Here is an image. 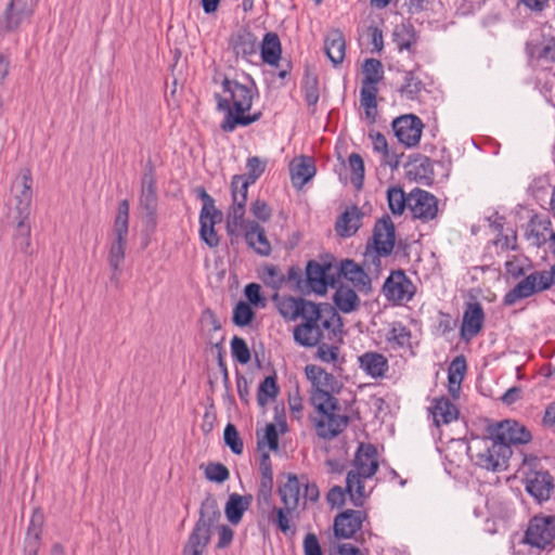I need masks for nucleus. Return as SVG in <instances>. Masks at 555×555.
Segmentation results:
<instances>
[{"label": "nucleus", "mask_w": 555, "mask_h": 555, "mask_svg": "<svg viewBox=\"0 0 555 555\" xmlns=\"http://www.w3.org/2000/svg\"><path fill=\"white\" fill-rule=\"evenodd\" d=\"M315 304L304 298H295L292 296L282 297L276 300V307L281 315L289 321H295L298 318L306 315V311L310 306Z\"/></svg>", "instance_id": "27"}, {"label": "nucleus", "mask_w": 555, "mask_h": 555, "mask_svg": "<svg viewBox=\"0 0 555 555\" xmlns=\"http://www.w3.org/2000/svg\"><path fill=\"white\" fill-rule=\"evenodd\" d=\"M324 50L327 57L334 65H338L344 61L346 42L345 37L340 30L334 29L326 36Z\"/></svg>", "instance_id": "37"}, {"label": "nucleus", "mask_w": 555, "mask_h": 555, "mask_svg": "<svg viewBox=\"0 0 555 555\" xmlns=\"http://www.w3.org/2000/svg\"><path fill=\"white\" fill-rule=\"evenodd\" d=\"M129 232V203L127 199L118 204V211L114 220L112 241L108 247L107 262L113 271L112 280H117L121 264L126 257L127 238Z\"/></svg>", "instance_id": "8"}, {"label": "nucleus", "mask_w": 555, "mask_h": 555, "mask_svg": "<svg viewBox=\"0 0 555 555\" xmlns=\"http://www.w3.org/2000/svg\"><path fill=\"white\" fill-rule=\"evenodd\" d=\"M279 387L274 376H267L259 385L257 401L259 405L264 406L269 400L278 396Z\"/></svg>", "instance_id": "48"}, {"label": "nucleus", "mask_w": 555, "mask_h": 555, "mask_svg": "<svg viewBox=\"0 0 555 555\" xmlns=\"http://www.w3.org/2000/svg\"><path fill=\"white\" fill-rule=\"evenodd\" d=\"M304 320L294 330V339L300 346L313 347L323 339L334 340L337 337L340 318L332 306H310Z\"/></svg>", "instance_id": "2"}, {"label": "nucleus", "mask_w": 555, "mask_h": 555, "mask_svg": "<svg viewBox=\"0 0 555 555\" xmlns=\"http://www.w3.org/2000/svg\"><path fill=\"white\" fill-rule=\"evenodd\" d=\"M268 444L270 450L276 451L279 448V434L274 424H268L266 426L263 435L258 436V448H262Z\"/></svg>", "instance_id": "55"}, {"label": "nucleus", "mask_w": 555, "mask_h": 555, "mask_svg": "<svg viewBox=\"0 0 555 555\" xmlns=\"http://www.w3.org/2000/svg\"><path fill=\"white\" fill-rule=\"evenodd\" d=\"M465 372L466 360L463 356H459L450 363L448 370L449 391L453 397H455L460 391Z\"/></svg>", "instance_id": "43"}, {"label": "nucleus", "mask_w": 555, "mask_h": 555, "mask_svg": "<svg viewBox=\"0 0 555 555\" xmlns=\"http://www.w3.org/2000/svg\"><path fill=\"white\" fill-rule=\"evenodd\" d=\"M312 404L318 412L313 424L320 438L331 440L347 428L350 418L341 412L337 398L320 392Z\"/></svg>", "instance_id": "4"}, {"label": "nucleus", "mask_w": 555, "mask_h": 555, "mask_svg": "<svg viewBox=\"0 0 555 555\" xmlns=\"http://www.w3.org/2000/svg\"><path fill=\"white\" fill-rule=\"evenodd\" d=\"M346 492L348 493V491L343 489L340 486H334L330 489L326 495L327 503L333 507L343 506L345 503Z\"/></svg>", "instance_id": "62"}, {"label": "nucleus", "mask_w": 555, "mask_h": 555, "mask_svg": "<svg viewBox=\"0 0 555 555\" xmlns=\"http://www.w3.org/2000/svg\"><path fill=\"white\" fill-rule=\"evenodd\" d=\"M221 518L217 500L207 495L201 505L199 518L191 532L182 555H203L211 537V529Z\"/></svg>", "instance_id": "5"}, {"label": "nucleus", "mask_w": 555, "mask_h": 555, "mask_svg": "<svg viewBox=\"0 0 555 555\" xmlns=\"http://www.w3.org/2000/svg\"><path fill=\"white\" fill-rule=\"evenodd\" d=\"M334 302L341 312L349 313L358 308L359 297L353 289L341 286L334 295Z\"/></svg>", "instance_id": "45"}, {"label": "nucleus", "mask_w": 555, "mask_h": 555, "mask_svg": "<svg viewBox=\"0 0 555 555\" xmlns=\"http://www.w3.org/2000/svg\"><path fill=\"white\" fill-rule=\"evenodd\" d=\"M306 375L312 384L311 403H314V398L318 393L332 396L331 392L339 388L338 380L318 365H307Z\"/></svg>", "instance_id": "18"}, {"label": "nucleus", "mask_w": 555, "mask_h": 555, "mask_svg": "<svg viewBox=\"0 0 555 555\" xmlns=\"http://www.w3.org/2000/svg\"><path fill=\"white\" fill-rule=\"evenodd\" d=\"M552 223L547 218L538 215L533 216L528 222L525 236L531 245L535 247L543 246L548 240L551 241Z\"/></svg>", "instance_id": "25"}, {"label": "nucleus", "mask_w": 555, "mask_h": 555, "mask_svg": "<svg viewBox=\"0 0 555 555\" xmlns=\"http://www.w3.org/2000/svg\"><path fill=\"white\" fill-rule=\"evenodd\" d=\"M408 208L412 217L428 223L438 216V199L428 191L415 188L408 194Z\"/></svg>", "instance_id": "11"}, {"label": "nucleus", "mask_w": 555, "mask_h": 555, "mask_svg": "<svg viewBox=\"0 0 555 555\" xmlns=\"http://www.w3.org/2000/svg\"><path fill=\"white\" fill-rule=\"evenodd\" d=\"M367 514L364 511L346 509L334 519V533L340 539H350L361 530Z\"/></svg>", "instance_id": "17"}, {"label": "nucleus", "mask_w": 555, "mask_h": 555, "mask_svg": "<svg viewBox=\"0 0 555 555\" xmlns=\"http://www.w3.org/2000/svg\"><path fill=\"white\" fill-rule=\"evenodd\" d=\"M555 540V516H534L528 524L524 543L539 553L551 550Z\"/></svg>", "instance_id": "10"}, {"label": "nucleus", "mask_w": 555, "mask_h": 555, "mask_svg": "<svg viewBox=\"0 0 555 555\" xmlns=\"http://www.w3.org/2000/svg\"><path fill=\"white\" fill-rule=\"evenodd\" d=\"M261 480L258 490L259 504L264 503L271 505L272 489H273V474L269 454L264 453L260 461Z\"/></svg>", "instance_id": "35"}, {"label": "nucleus", "mask_w": 555, "mask_h": 555, "mask_svg": "<svg viewBox=\"0 0 555 555\" xmlns=\"http://www.w3.org/2000/svg\"><path fill=\"white\" fill-rule=\"evenodd\" d=\"M266 164L257 156L247 159V175L234 176L231 186L241 189L243 192H248V186L254 184L256 180L263 173Z\"/></svg>", "instance_id": "33"}, {"label": "nucleus", "mask_w": 555, "mask_h": 555, "mask_svg": "<svg viewBox=\"0 0 555 555\" xmlns=\"http://www.w3.org/2000/svg\"><path fill=\"white\" fill-rule=\"evenodd\" d=\"M555 283L553 270L533 271L518 282L504 296V305L513 306L517 301L550 289Z\"/></svg>", "instance_id": "9"}, {"label": "nucleus", "mask_w": 555, "mask_h": 555, "mask_svg": "<svg viewBox=\"0 0 555 555\" xmlns=\"http://www.w3.org/2000/svg\"><path fill=\"white\" fill-rule=\"evenodd\" d=\"M335 273L351 282L360 291L371 288V279L361 266L351 259L343 260L335 269Z\"/></svg>", "instance_id": "24"}, {"label": "nucleus", "mask_w": 555, "mask_h": 555, "mask_svg": "<svg viewBox=\"0 0 555 555\" xmlns=\"http://www.w3.org/2000/svg\"><path fill=\"white\" fill-rule=\"evenodd\" d=\"M315 75L306 74L304 78L305 99L309 106H314L319 101V86Z\"/></svg>", "instance_id": "51"}, {"label": "nucleus", "mask_w": 555, "mask_h": 555, "mask_svg": "<svg viewBox=\"0 0 555 555\" xmlns=\"http://www.w3.org/2000/svg\"><path fill=\"white\" fill-rule=\"evenodd\" d=\"M423 128V121L415 115H403L392 121L396 137L406 147H414L420 143Z\"/></svg>", "instance_id": "14"}, {"label": "nucleus", "mask_w": 555, "mask_h": 555, "mask_svg": "<svg viewBox=\"0 0 555 555\" xmlns=\"http://www.w3.org/2000/svg\"><path fill=\"white\" fill-rule=\"evenodd\" d=\"M363 216L358 206L348 207L336 222V232L344 237L353 235L360 229Z\"/></svg>", "instance_id": "32"}, {"label": "nucleus", "mask_w": 555, "mask_h": 555, "mask_svg": "<svg viewBox=\"0 0 555 555\" xmlns=\"http://www.w3.org/2000/svg\"><path fill=\"white\" fill-rule=\"evenodd\" d=\"M468 454L481 468L500 472L507 467L512 449L490 435V437L475 439L468 447Z\"/></svg>", "instance_id": "7"}, {"label": "nucleus", "mask_w": 555, "mask_h": 555, "mask_svg": "<svg viewBox=\"0 0 555 555\" xmlns=\"http://www.w3.org/2000/svg\"><path fill=\"white\" fill-rule=\"evenodd\" d=\"M255 317V312L250 305L240 301L233 310V322L238 326L248 325Z\"/></svg>", "instance_id": "53"}, {"label": "nucleus", "mask_w": 555, "mask_h": 555, "mask_svg": "<svg viewBox=\"0 0 555 555\" xmlns=\"http://www.w3.org/2000/svg\"><path fill=\"white\" fill-rule=\"evenodd\" d=\"M395 224L388 215L378 219L374 225L373 245L378 256H389L395 247Z\"/></svg>", "instance_id": "16"}, {"label": "nucleus", "mask_w": 555, "mask_h": 555, "mask_svg": "<svg viewBox=\"0 0 555 555\" xmlns=\"http://www.w3.org/2000/svg\"><path fill=\"white\" fill-rule=\"evenodd\" d=\"M353 468L346 477V490L352 504L361 507L367 496L363 480L372 478L378 469L377 450L371 443H361L356 452Z\"/></svg>", "instance_id": "3"}, {"label": "nucleus", "mask_w": 555, "mask_h": 555, "mask_svg": "<svg viewBox=\"0 0 555 555\" xmlns=\"http://www.w3.org/2000/svg\"><path fill=\"white\" fill-rule=\"evenodd\" d=\"M228 468L221 463H210L205 468V477L215 482H223L229 478Z\"/></svg>", "instance_id": "57"}, {"label": "nucleus", "mask_w": 555, "mask_h": 555, "mask_svg": "<svg viewBox=\"0 0 555 555\" xmlns=\"http://www.w3.org/2000/svg\"><path fill=\"white\" fill-rule=\"evenodd\" d=\"M553 489V478L548 472L530 469L526 474V490L538 501L548 500Z\"/></svg>", "instance_id": "20"}, {"label": "nucleus", "mask_w": 555, "mask_h": 555, "mask_svg": "<svg viewBox=\"0 0 555 555\" xmlns=\"http://www.w3.org/2000/svg\"><path fill=\"white\" fill-rule=\"evenodd\" d=\"M230 44L234 53L246 59L257 52L258 42L254 34L248 30H240L231 37Z\"/></svg>", "instance_id": "36"}, {"label": "nucleus", "mask_w": 555, "mask_h": 555, "mask_svg": "<svg viewBox=\"0 0 555 555\" xmlns=\"http://www.w3.org/2000/svg\"><path fill=\"white\" fill-rule=\"evenodd\" d=\"M232 198L233 204L227 214V230L229 234H236L244 231L247 223L244 219L247 192H243V190L232 186Z\"/></svg>", "instance_id": "19"}, {"label": "nucleus", "mask_w": 555, "mask_h": 555, "mask_svg": "<svg viewBox=\"0 0 555 555\" xmlns=\"http://www.w3.org/2000/svg\"><path fill=\"white\" fill-rule=\"evenodd\" d=\"M250 499V496H243L237 493L230 495L225 504L224 512L228 520L231 524L237 525L242 520L244 512L249 506Z\"/></svg>", "instance_id": "41"}, {"label": "nucleus", "mask_w": 555, "mask_h": 555, "mask_svg": "<svg viewBox=\"0 0 555 555\" xmlns=\"http://www.w3.org/2000/svg\"><path fill=\"white\" fill-rule=\"evenodd\" d=\"M389 209L393 215H402L408 208V195L399 186H390L387 190Z\"/></svg>", "instance_id": "47"}, {"label": "nucleus", "mask_w": 555, "mask_h": 555, "mask_svg": "<svg viewBox=\"0 0 555 555\" xmlns=\"http://www.w3.org/2000/svg\"><path fill=\"white\" fill-rule=\"evenodd\" d=\"M244 236L249 245L257 254L269 256L271 253V244L268 241L264 229L256 221H248L244 229Z\"/></svg>", "instance_id": "26"}, {"label": "nucleus", "mask_w": 555, "mask_h": 555, "mask_svg": "<svg viewBox=\"0 0 555 555\" xmlns=\"http://www.w3.org/2000/svg\"><path fill=\"white\" fill-rule=\"evenodd\" d=\"M36 4L37 0H11L8 8L4 29L11 30L17 27L23 17L33 13Z\"/></svg>", "instance_id": "34"}, {"label": "nucleus", "mask_w": 555, "mask_h": 555, "mask_svg": "<svg viewBox=\"0 0 555 555\" xmlns=\"http://www.w3.org/2000/svg\"><path fill=\"white\" fill-rule=\"evenodd\" d=\"M314 175L315 166L309 157H302L291 166L292 182L295 186H304Z\"/></svg>", "instance_id": "40"}, {"label": "nucleus", "mask_w": 555, "mask_h": 555, "mask_svg": "<svg viewBox=\"0 0 555 555\" xmlns=\"http://www.w3.org/2000/svg\"><path fill=\"white\" fill-rule=\"evenodd\" d=\"M140 205L149 217L153 218L155 216L157 209V193L156 180L153 170L143 175Z\"/></svg>", "instance_id": "28"}, {"label": "nucleus", "mask_w": 555, "mask_h": 555, "mask_svg": "<svg viewBox=\"0 0 555 555\" xmlns=\"http://www.w3.org/2000/svg\"><path fill=\"white\" fill-rule=\"evenodd\" d=\"M196 193H197L198 197L203 201V207L201 209V214L212 212L218 218L219 209H217L215 206V199L202 186L196 189Z\"/></svg>", "instance_id": "59"}, {"label": "nucleus", "mask_w": 555, "mask_h": 555, "mask_svg": "<svg viewBox=\"0 0 555 555\" xmlns=\"http://www.w3.org/2000/svg\"><path fill=\"white\" fill-rule=\"evenodd\" d=\"M261 57L269 65H278L281 57V42L276 34L264 35L261 43Z\"/></svg>", "instance_id": "42"}, {"label": "nucleus", "mask_w": 555, "mask_h": 555, "mask_svg": "<svg viewBox=\"0 0 555 555\" xmlns=\"http://www.w3.org/2000/svg\"><path fill=\"white\" fill-rule=\"evenodd\" d=\"M279 495L287 513H294L300 500V482L296 475L288 474L284 483L279 486Z\"/></svg>", "instance_id": "30"}, {"label": "nucleus", "mask_w": 555, "mask_h": 555, "mask_svg": "<svg viewBox=\"0 0 555 555\" xmlns=\"http://www.w3.org/2000/svg\"><path fill=\"white\" fill-rule=\"evenodd\" d=\"M358 365L365 375L374 379L385 378L389 371L388 359L377 351H365L359 356Z\"/></svg>", "instance_id": "23"}, {"label": "nucleus", "mask_w": 555, "mask_h": 555, "mask_svg": "<svg viewBox=\"0 0 555 555\" xmlns=\"http://www.w3.org/2000/svg\"><path fill=\"white\" fill-rule=\"evenodd\" d=\"M20 186L21 190L15 195V209L18 214V220L15 227L14 241L21 251L28 254L31 246L29 215L33 201V178L28 169L21 172Z\"/></svg>", "instance_id": "6"}, {"label": "nucleus", "mask_w": 555, "mask_h": 555, "mask_svg": "<svg viewBox=\"0 0 555 555\" xmlns=\"http://www.w3.org/2000/svg\"><path fill=\"white\" fill-rule=\"evenodd\" d=\"M485 323V312L480 302L467 304L461 325V337L469 341L476 337L482 330Z\"/></svg>", "instance_id": "21"}, {"label": "nucleus", "mask_w": 555, "mask_h": 555, "mask_svg": "<svg viewBox=\"0 0 555 555\" xmlns=\"http://www.w3.org/2000/svg\"><path fill=\"white\" fill-rule=\"evenodd\" d=\"M348 164L352 172L351 182L356 189L360 190L364 181V162L359 154L352 153L348 158Z\"/></svg>", "instance_id": "50"}, {"label": "nucleus", "mask_w": 555, "mask_h": 555, "mask_svg": "<svg viewBox=\"0 0 555 555\" xmlns=\"http://www.w3.org/2000/svg\"><path fill=\"white\" fill-rule=\"evenodd\" d=\"M363 86L377 87V83L384 78L382 62L376 59H367L363 64Z\"/></svg>", "instance_id": "46"}, {"label": "nucleus", "mask_w": 555, "mask_h": 555, "mask_svg": "<svg viewBox=\"0 0 555 555\" xmlns=\"http://www.w3.org/2000/svg\"><path fill=\"white\" fill-rule=\"evenodd\" d=\"M222 220V212L219 210V217L215 214H199V235L201 238L211 248L219 245V236L215 230V225Z\"/></svg>", "instance_id": "38"}, {"label": "nucleus", "mask_w": 555, "mask_h": 555, "mask_svg": "<svg viewBox=\"0 0 555 555\" xmlns=\"http://www.w3.org/2000/svg\"><path fill=\"white\" fill-rule=\"evenodd\" d=\"M384 339L392 351L402 353V351H411L412 349L411 331L400 321L388 323L384 333Z\"/></svg>", "instance_id": "22"}, {"label": "nucleus", "mask_w": 555, "mask_h": 555, "mask_svg": "<svg viewBox=\"0 0 555 555\" xmlns=\"http://www.w3.org/2000/svg\"><path fill=\"white\" fill-rule=\"evenodd\" d=\"M224 442L225 444L231 449V451L234 454H242L243 453V442L238 437V433L236 430V427L229 423L224 428Z\"/></svg>", "instance_id": "54"}, {"label": "nucleus", "mask_w": 555, "mask_h": 555, "mask_svg": "<svg viewBox=\"0 0 555 555\" xmlns=\"http://www.w3.org/2000/svg\"><path fill=\"white\" fill-rule=\"evenodd\" d=\"M392 36L399 51L405 50L411 53L414 52V47L418 41V36L412 24L402 23L397 25Z\"/></svg>", "instance_id": "39"}, {"label": "nucleus", "mask_w": 555, "mask_h": 555, "mask_svg": "<svg viewBox=\"0 0 555 555\" xmlns=\"http://www.w3.org/2000/svg\"><path fill=\"white\" fill-rule=\"evenodd\" d=\"M305 555H323L318 537L314 533H307L304 539Z\"/></svg>", "instance_id": "60"}, {"label": "nucleus", "mask_w": 555, "mask_h": 555, "mask_svg": "<svg viewBox=\"0 0 555 555\" xmlns=\"http://www.w3.org/2000/svg\"><path fill=\"white\" fill-rule=\"evenodd\" d=\"M335 269L332 263L322 266L314 260L309 261L306 268L307 286L317 294H324L327 286H333L336 282Z\"/></svg>", "instance_id": "15"}, {"label": "nucleus", "mask_w": 555, "mask_h": 555, "mask_svg": "<svg viewBox=\"0 0 555 555\" xmlns=\"http://www.w3.org/2000/svg\"><path fill=\"white\" fill-rule=\"evenodd\" d=\"M537 57L546 63H555V38L544 37L537 52Z\"/></svg>", "instance_id": "56"}, {"label": "nucleus", "mask_w": 555, "mask_h": 555, "mask_svg": "<svg viewBox=\"0 0 555 555\" xmlns=\"http://www.w3.org/2000/svg\"><path fill=\"white\" fill-rule=\"evenodd\" d=\"M423 89V82L413 72H408L404 76V82L400 88L401 95L408 100H415Z\"/></svg>", "instance_id": "49"}, {"label": "nucleus", "mask_w": 555, "mask_h": 555, "mask_svg": "<svg viewBox=\"0 0 555 555\" xmlns=\"http://www.w3.org/2000/svg\"><path fill=\"white\" fill-rule=\"evenodd\" d=\"M415 286L403 270L392 271L386 279L383 293L393 304L410 301L415 294Z\"/></svg>", "instance_id": "12"}, {"label": "nucleus", "mask_w": 555, "mask_h": 555, "mask_svg": "<svg viewBox=\"0 0 555 555\" xmlns=\"http://www.w3.org/2000/svg\"><path fill=\"white\" fill-rule=\"evenodd\" d=\"M232 357L241 364H247L250 361V351L246 341L237 336L231 340Z\"/></svg>", "instance_id": "52"}, {"label": "nucleus", "mask_w": 555, "mask_h": 555, "mask_svg": "<svg viewBox=\"0 0 555 555\" xmlns=\"http://www.w3.org/2000/svg\"><path fill=\"white\" fill-rule=\"evenodd\" d=\"M264 274L266 282L272 284L274 288H280L285 283V275L274 266L266 267Z\"/></svg>", "instance_id": "63"}, {"label": "nucleus", "mask_w": 555, "mask_h": 555, "mask_svg": "<svg viewBox=\"0 0 555 555\" xmlns=\"http://www.w3.org/2000/svg\"><path fill=\"white\" fill-rule=\"evenodd\" d=\"M488 431L499 442L511 444H526L531 441V433L526 426L516 421L505 420L488 428Z\"/></svg>", "instance_id": "13"}, {"label": "nucleus", "mask_w": 555, "mask_h": 555, "mask_svg": "<svg viewBox=\"0 0 555 555\" xmlns=\"http://www.w3.org/2000/svg\"><path fill=\"white\" fill-rule=\"evenodd\" d=\"M339 353L338 347L321 344L318 348V357L321 361L333 363L337 361Z\"/></svg>", "instance_id": "61"}, {"label": "nucleus", "mask_w": 555, "mask_h": 555, "mask_svg": "<svg viewBox=\"0 0 555 555\" xmlns=\"http://www.w3.org/2000/svg\"><path fill=\"white\" fill-rule=\"evenodd\" d=\"M44 524V515L36 508L33 512L27 534L25 538V552L26 555H37L40 547V539L42 534V527Z\"/></svg>", "instance_id": "29"}, {"label": "nucleus", "mask_w": 555, "mask_h": 555, "mask_svg": "<svg viewBox=\"0 0 555 555\" xmlns=\"http://www.w3.org/2000/svg\"><path fill=\"white\" fill-rule=\"evenodd\" d=\"M224 96H218V108L225 112L221 129L232 132L237 127H246L261 118V112L250 113L257 89L251 82L243 85L236 80L224 78L222 81Z\"/></svg>", "instance_id": "1"}, {"label": "nucleus", "mask_w": 555, "mask_h": 555, "mask_svg": "<svg viewBox=\"0 0 555 555\" xmlns=\"http://www.w3.org/2000/svg\"><path fill=\"white\" fill-rule=\"evenodd\" d=\"M429 412L437 427L450 424L459 417L457 408L447 397L434 399Z\"/></svg>", "instance_id": "31"}, {"label": "nucleus", "mask_w": 555, "mask_h": 555, "mask_svg": "<svg viewBox=\"0 0 555 555\" xmlns=\"http://www.w3.org/2000/svg\"><path fill=\"white\" fill-rule=\"evenodd\" d=\"M529 266L530 262L527 258L514 257L513 259L506 261L505 269L511 276L517 279L525 274V271Z\"/></svg>", "instance_id": "58"}, {"label": "nucleus", "mask_w": 555, "mask_h": 555, "mask_svg": "<svg viewBox=\"0 0 555 555\" xmlns=\"http://www.w3.org/2000/svg\"><path fill=\"white\" fill-rule=\"evenodd\" d=\"M378 89L373 86H363L360 91V103L364 108L365 117L374 122L377 115V96Z\"/></svg>", "instance_id": "44"}, {"label": "nucleus", "mask_w": 555, "mask_h": 555, "mask_svg": "<svg viewBox=\"0 0 555 555\" xmlns=\"http://www.w3.org/2000/svg\"><path fill=\"white\" fill-rule=\"evenodd\" d=\"M253 215L260 221H268L271 217V208L261 199H257L251 204L250 208Z\"/></svg>", "instance_id": "64"}]
</instances>
